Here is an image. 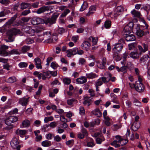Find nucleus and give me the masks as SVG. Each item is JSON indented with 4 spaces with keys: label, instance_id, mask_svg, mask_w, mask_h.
I'll return each mask as SVG.
<instances>
[{
    "label": "nucleus",
    "instance_id": "obj_34",
    "mask_svg": "<svg viewBox=\"0 0 150 150\" xmlns=\"http://www.w3.org/2000/svg\"><path fill=\"white\" fill-rule=\"evenodd\" d=\"M63 81L65 84L69 85L71 82V80L70 79L68 78H64L63 79Z\"/></svg>",
    "mask_w": 150,
    "mask_h": 150
},
{
    "label": "nucleus",
    "instance_id": "obj_47",
    "mask_svg": "<svg viewBox=\"0 0 150 150\" xmlns=\"http://www.w3.org/2000/svg\"><path fill=\"white\" fill-rule=\"evenodd\" d=\"M65 30L62 28H59L57 30V32L58 33L62 34L65 32Z\"/></svg>",
    "mask_w": 150,
    "mask_h": 150
},
{
    "label": "nucleus",
    "instance_id": "obj_22",
    "mask_svg": "<svg viewBox=\"0 0 150 150\" xmlns=\"http://www.w3.org/2000/svg\"><path fill=\"white\" fill-rule=\"evenodd\" d=\"M41 145L43 147H48L51 145V142L47 140H46L42 142Z\"/></svg>",
    "mask_w": 150,
    "mask_h": 150
},
{
    "label": "nucleus",
    "instance_id": "obj_57",
    "mask_svg": "<svg viewBox=\"0 0 150 150\" xmlns=\"http://www.w3.org/2000/svg\"><path fill=\"white\" fill-rule=\"evenodd\" d=\"M10 54H19V53L17 49H13L11 51Z\"/></svg>",
    "mask_w": 150,
    "mask_h": 150
},
{
    "label": "nucleus",
    "instance_id": "obj_60",
    "mask_svg": "<svg viewBox=\"0 0 150 150\" xmlns=\"http://www.w3.org/2000/svg\"><path fill=\"white\" fill-rule=\"evenodd\" d=\"M34 61L35 62V64H41V60L40 59L38 58L37 57L34 59Z\"/></svg>",
    "mask_w": 150,
    "mask_h": 150
},
{
    "label": "nucleus",
    "instance_id": "obj_15",
    "mask_svg": "<svg viewBox=\"0 0 150 150\" xmlns=\"http://www.w3.org/2000/svg\"><path fill=\"white\" fill-rule=\"evenodd\" d=\"M30 97H28L27 98H26L25 97L21 98L19 99V103L20 104L23 106H26L27 105L28 100Z\"/></svg>",
    "mask_w": 150,
    "mask_h": 150
},
{
    "label": "nucleus",
    "instance_id": "obj_54",
    "mask_svg": "<svg viewBox=\"0 0 150 150\" xmlns=\"http://www.w3.org/2000/svg\"><path fill=\"white\" fill-rule=\"evenodd\" d=\"M35 134L37 139V141H39L42 139V136L41 135H38L37 133H35Z\"/></svg>",
    "mask_w": 150,
    "mask_h": 150
},
{
    "label": "nucleus",
    "instance_id": "obj_2",
    "mask_svg": "<svg viewBox=\"0 0 150 150\" xmlns=\"http://www.w3.org/2000/svg\"><path fill=\"white\" fill-rule=\"evenodd\" d=\"M137 47L139 49V52H137V49L136 48V51L132 52L130 53V57L133 59L139 58V56L148 50V46L147 44L142 43V46L138 45Z\"/></svg>",
    "mask_w": 150,
    "mask_h": 150
},
{
    "label": "nucleus",
    "instance_id": "obj_32",
    "mask_svg": "<svg viewBox=\"0 0 150 150\" xmlns=\"http://www.w3.org/2000/svg\"><path fill=\"white\" fill-rule=\"evenodd\" d=\"M111 22L110 20H106L105 22L104 26L106 29L110 28L111 26Z\"/></svg>",
    "mask_w": 150,
    "mask_h": 150
},
{
    "label": "nucleus",
    "instance_id": "obj_9",
    "mask_svg": "<svg viewBox=\"0 0 150 150\" xmlns=\"http://www.w3.org/2000/svg\"><path fill=\"white\" fill-rule=\"evenodd\" d=\"M134 86L136 90L139 93L143 92L145 89L143 83H135Z\"/></svg>",
    "mask_w": 150,
    "mask_h": 150
},
{
    "label": "nucleus",
    "instance_id": "obj_26",
    "mask_svg": "<svg viewBox=\"0 0 150 150\" xmlns=\"http://www.w3.org/2000/svg\"><path fill=\"white\" fill-rule=\"evenodd\" d=\"M146 25H141L139 24L137 25V27L139 28L141 30H142L143 31H145V30H148V27H149L148 24H146Z\"/></svg>",
    "mask_w": 150,
    "mask_h": 150
},
{
    "label": "nucleus",
    "instance_id": "obj_37",
    "mask_svg": "<svg viewBox=\"0 0 150 150\" xmlns=\"http://www.w3.org/2000/svg\"><path fill=\"white\" fill-rule=\"evenodd\" d=\"M54 118L52 116H50L48 117H45L44 119V122L45 123H47L49 121H52Z\"/></svg>",
    "mask_w": 150,
    "mask_h": 150
},
{
    "label": "nucleus",
    "instance_id": "obj_7",
    "mask_svg": "<svg viewBox=\"0 0 150 150\" xmlns=\"http://www.w3.org/2000/svg\"><path fill=\"white\" fill-rule=\"evenodd\" d=\"M18 118L14 115H11L7 117L5 120V122L6 125H10L18 121Z\"/></svg>",
    "mask_w": 150,
    "mask_h": 150
},
{
    "label": "nucleus",
    "instance_id": "obj_55",
    "mask_svg": "<svg viewBox=\"0 0 150 150\" xmlns=\"http://www.w3.org/2000/svg\"><path fill=\"white\" fill-rule=\"evenodd\" d=\"M86 62L85 59L83 58H81L79 60V63L80 64L83 65Z\"/></svg>",
    "mask_w": 150,
    "mask_h": 150
},
{
    "label": "nucleus",
    "instance_id": "obj_18",
    "mask_svg": "<svg viewBox=\"0 0 150 150\" xmlns=\"http://www.w3.org/2000/svg\"><path fill=\"white\" fill-rule=\"evenodd\" d=\"M149 57V56L147 54L144 55L140 59L139 62L140 63L142 64L143 63V64L144 65L146 62L147 61Z\"/></svg>",
    "mask_w": 150,
    "mask_h": 150
},
{
    "label": "nucleus",
    "instance_id": "obj_29",
    "mask_svg": "<svg viewBox=\"0 0 150 150\" xmlns=\"http://www.w3.org/2000/svg\"><path fill=\"white\" fill-rule=\"evenodd\" d=\"M30 49V46L25 45L22 47L21 50L23 53H25L27 51H29Z\"/></svg>",
    "mask_w": 150,
    "mask_h": 150
},
{
    "label": "nucleus",
    "instance_id": "obj_39",
    "mask_svg": "<svg viewBox=\"0 0 150 150\" xmlns=\"http://www.w3.org/2000/svg\"><path fill=\"white\" fill-rule=\"evenodd\" d=\"M53 135H53L52 133H49L46 135V138L48 140H51L52 139L53 137Z\"/></svg>",
    "mask_w": 150,
    "mask_h": 150
},
{
    "label": "nucleus",
    "instance_id": "obj_3",
    "mask_svg": "<svg viewBox=\"0 0 150 150\" xmlns=\"http://www.w3.org/2000/svg\"><path fill=\"white\" fill-rule=\"evenodd\" d=\"M17 14L16 13L13 17H11L8 20L1 28H0V32L2 33H4L7 30V26H9L11 25L13 22L17 18Z\"/></svg>",
    "mask_w": 150,
    "mask_h": 150
},
{
    "label": "nucleus",
    "instance_id": "obj_48",
    "mask_svg": "<svg viewBox=\"0 0 150 150\" xmlns=\"http://www.w3.org/2000/svg\"><path fill=\"white\" fill-rule=\"evenodd\" d=\"M85 110L84 108L80 106L79 108V113L81 115H83L85 114Z\"/></svg>",
    "mask_w": 150,
    "mask_h": 150
},
{
    "label": "nucleus",
    "instance_id": "obj_31",
    "mask_svg": "<svg viewBox=\"0 0 150 150\" xmlns=\"http://www.w3.org/2000/svg\"><path fill=\"white\" fill-rule=\"evenodd\" d=\"M86 77L89 79H92L95 78L96 76V74L94 73L91 72L88 74H86Z\"/></svg>",
    "mask_w": 150,
    "mask_h": 150
},
{
    "label": "nucleus",
    "instance_id": "obj_16",
    "mask_svg": "<svg viewBox=\"0 0 150 150\" xmlns=\"http://www.w3.org/2000/svg\"><path fill=\"white\" fill-rule=\"evenodd\" d=\"M91 46V44L88 41H84L81 44V48L82 49L88 51L89 50V48Z\"/></svg>",
    "mask_w": 150,
    "mask_h": 150
},
{
    "label": "nucleus",
    "instance_id": "obj_38",
    "mask_svg": "<svg viewBox=\"0 0 150 150\" xmlns=\"http://www.w3.org/2000/svg\"><path fill=\"white\" fill-rule=\"evenodd\" d=\"M27 33L29 34L30 36H33L35 35V30L32 28L29 29Z\"/></svg>",
    "mask_w": 150,
    "mask_h": 150
},
{
    "label": "nucleus",
    "instance_id": "obj_56",
    "mask_svg": "<svg viewBox=\"0 0 150 150\" xmlns=\"http://www.w3.org/2000/svg\"><path fill=\"white\" fill-rule=\"evenodd\" d=\"M30 18L29 17H23L21 18V20L23 22H28Z\"/></svg>",
    "mask_w": 150,
    "mask_h": 150
},
{
    "label": "nucleus",
    "instance_id": "obj_43",
    "mask_svg": "<svg viewBox=\"0 0 150 150\" xmlns=\"http://www.w3.org/2000/svg\"><path fill=\"white\" fill-rule=\"evenodd\" d=\"M78 50V48L76 47L73 48L72 49L69 50H71V52L72 53L73 55H75L77 54Z\"/></svg>",
    "mask_w": 150,
    "mask_h": 150
},
{
    "label": "nucleus",
    "instance_id": "obj_33",
    "mask_svg": "<svg viewBox=\"0 0 150 150\" xmlns=\"http://www.w3.org/2000/svg\"><path fill=\"white\" fill-rule=\"evenodd\" d=\"M16 81V78L14 76L11 77L7 79L6 82L8 83H12Z\"/></svg>",
    "mask_w": 150,
    "mask_h": 150
},
{
    "label": "nucleus",
    "instance_id": "obj_28",
    "mask_svg": "<svg viewBox=\"0 0 150 150\" xmlns=\"http://www.w3.org/2000/svg\"><path fill=\"white\" fill-rule=\"evenodd\" d=\"M30 124V122L28 120H25L23 121L22 122V125L23 127H28Z\"/></svg>",
    "mask_w": 150,
    "mask_h": 150
},
{
    "label": "nucleus",
    "instance_id": "obj_23",
    "mask_svg": "<svg viewBox=\"0 0 150 150\" xmlns=\"http://www.w3.org/2000/svg\"><path fill=\"white\" fill-rule=\"evenodd\" d=\"M94 140L92 138H89L88 140L87 146L88 147H92L95 145Z\"/></svg>",
    "mask_w": 150,
    "mask_h": 150
},
{
    "label": "nucleus",
    "instance_id": "obj_42",
    "mask_svg": "<svg viewBox=\"0 0 150 150\" xmlns=\"http://www.w3.org/2000/svg\"><path fill=\"white\" fill-rule=\"evenodd\" d=\"M76 101H77L75 99L71 98L67 100V103L69 105H71L73 104V103Z\"/></svg>",
    "mask_w": 150,
    "mask_h": 150
},
{
    "label": "nucleus",
    "instance_id": "obj_44",
    "mask_svg": "<svg viewBox=\"0 0 150 150\" xmlns=\"http://www.w3.org/2000/svg\"><path fill=\"white\" fill-rule=\"evenodd\" d=\"M30 13V11L29 9L27 10H25L23 11L21 13L22 16H25Z\"/></svg>",
    "mask_w": 150,
    "mask_h": 150
},
{
    "label": "nucleus",
    "instance_id": "obj_30",
    "mask_svg": "<svg viewBox=\"0 0 150 150\" xmlns=\"http://www.w3.org/2000/svg\"><path fill=\"white\" fill-rule=\"evenodd\" d=\"M137 46V43L136 42H133L128 45V49L129 50L134 49L136 48Z\"/></svg>",
    "mask_w": 150,
    "mask_h": 150
},
{
    "label": "nucleus",
    "instance_id": "obj_64",
    "mask_svg": "<svg viewBox=\"0 0 150 150\" xmlns=\"http://www.w3.org/2000/svg\"><path fill=\"white\" fill-rule=\"evenodd\" d=\"M15 20L16 19L11 23V24H12L13 26H18L20 25V23L19 22L15 21Z\"/></svg>",
    "mask_w": 150,
    "mask_h": 150
},
{
    "label": "nucleus",
    "instance_id": "obj_24",
    "mask_svg": "<svg viewBox=\"0 0 150 150\" xmlns=\"http://www.w3.org/2000/svg\"><path fill=\"white\" fill-rule=\"evenodd\" d=\"M131 13L135 17L139 18L141 16L140 12L139 11H136L135 9H133Z\"/></svg>",
    "mask_w": 150,
    "mask_h": 150
},
{
    "label": "nucleus",
    "instance_id": "obj_45",
    "mask_svg": "<svg viewBox=\"0 0 150 150\" xmlns=\"http://www.w3.org/2000/svg\"><path fill=\"white\" fill-rule=\"evenodd\" d=\"M49 127V124H46L43 126H41V130L44 131L46 132V129Z\"/></svg>",
    "mask_w": 150,
    "mask_h": 150
},
{
    "label": "nucleus",
    "instance_id": "obj_62",
    "mask_svg": "<svg viewBox=\"0 0 150 150\" xmlns=\"http://www.w3.org/2000/svg\"><path fill=\"white\" fill-rule=\"evenodd\" d=\"M94 91L92 89H90L88 90V92L90 93V96L92 97L95 96V94L94 93Z\"/></svg>",
    "mask_w": 150,
    "mask_h": 150
},
{
    "label": "nucleus",
    "instance_id": "obj_25",
    "mask_svg": "<svg viewBox=\"0 0 150 150\" xmlns=\"http://www.w3.org/2000/svg\"><path fill=\"white\" fill-rule=\"evenodd\" d=\"M26 131L25 130H17L16 133V134L19 135L21 137H22L23 135L26 134Z\"/></svg>",
    "mask_w": 150,
    "mask_h": 150
},
{
    "label": "nucleus",
    "instance_id": "obj_8",
    "mask_svg": "<svg viewBox=\"0 0 150 150\" xmlns=\"http://www.w3.org/2000/svg\"><path fill=\"white\" fill-rule=\"evenodd\" d=\"M149 32L148 30H145V31H143L141 30L139 28L137 27L136 28V34L139 37H142L143 36H146L147 34H149Z\"/></svg>",
    "mask_w": 150,
    "mask_h": 150
},
{
    "label": "nucleus",
    "instance_id": "obj_13",
    "mask_svg": "<svg viewBox=\"0 0 150 150\" xmlns=\"http://www.w3.org/2000/svg\"><path fill=\"white\" fill-rule=\"evenodd\" d=\"M8 46L6 45H2L0 47V53L2 54L3 56H7L8 55V53L6 50L8 49Z\"/></svg>",
    "mask_w": 150,
    "mask_h": 150
},
{
    "label": "nucleus",
    "instance_id": "obj_53",
    "mask_svg": "<svg viewBox=\"0 0 150 150\" xmlns=\"http://www.w3.org/2000/svg\"><path fill=\"white\" fill-rule=\"evenodd\" d=\"M18 112V109L17 108L14 109L13 110H12L9 112L8 113L9 114H16Z\"/></svg>",
    "mask_w": 150,
    "mask_h": 150
},
{
    "label": "nucleus",
    "instance_id": "obj_1",
    "mask_svg": "<svg viewBox=\"0 0 150 150\" xmlns=\"http://www.w3.org/2000/svg\"><path fill=\"white\" fill-rule=\"evenodd\" d=\"M59 16L57 13H55L51 17L45 19L39 17H36L33 18L31 23L34 25H36L44 23L47 24L49 23L52 25L56 23V21Z\"/></svg>",
    "mask_w": 150,
    "mask_h": 150
},
{
    "label": "nucleus",
    "instance_id": "obj_12",
    "mask_svg": "<svg viewBox=\"0 0 150 150\" xmlns=\"http://www.w3.org/2000/svg\"><path fill=\"white\" fill-rule=\"evenodd\" d=\"M124 8L121 6H118L113 12L114 16L115 17L118 16L123 11Z\"/></svg>",
    "mask_w": 150,
    "mask_h": 150
},
{
    "label": "nucleus",
    "instance_id": "obj_50",
    "mask_svg": "<svg viewBox=\"0 0 150 150\" xmlns=\"http://www.w3.org/2000/svg\"><path fill=\"white\" fill-rule=\"evenodd\" d=\"M60 120L64 122H68L67 120L65 118L64 116L63 115H61L60 116Z\"/></svg>",
    "mask_w": 150,
    "mask_h": 150
},
{
    "label": "nucleus",
    "instance_id": "obj_27",
    "mask_svg": "<svg viewBox=\"0 0 150 150\" xmlns=\"http://www.w3.org/2000/svg\"><path fill=\"white\" fill-rule=\"evenodd\" d=\"M141 10L146 11L148 13L149 11L150 10V5L148 4L143 5L141 8Z\"/></svg>",
    "mask_w": 150,
    "mask_h": 150
},
{
    "label": "nucleus",
    "instance_id": "obj_46",
    "mask_svg": "<svg viewBox=\"0 0 150 150\" xmlns=\"http://www.w3.org/2000/svg\"><path fill=\"white\" fill-rule=\"evenodd\" d=\"M54 139L55 141L57 142H60L61 140V138L59 135H57L55 136H53Z\"/></svg>",
    "mask_w": 150,
    "mask_h": 150
},
{
    "label": "nucleus",
    "instance_id": "obj_63",
    "mask_svg": "<svg viewBox=\"0 0 150 150\" xmlns=\"http://www.w3.org/2000/svg\"><path fill=\"white\" fill-rule=\"evenodd\" d=\"M74 140L73 139L69 140L66 142V144L67 145H69L71 144H74Z\"/></svg>",
    "mask_w": 150,
    "mask_h": 150
},
{
    "label": "nucleus",
    "instance_id": "obj_6",
    "mask_svg": "<svg viewBox=\"0 0 150 150\" xmlns=\"http://www.w3.org/2000/svg\"><path fill=\"white\" fill-rule=\"evenodd\" d=\"M17 139L15 137L13 138L10 142L11 146L13 149H16L17 150H20L21 146Z\"/></svg>",
    "mask_w": 150,
    "mask_h": 150
},
{
    "label": "nucleus",
    "instance_id": "obj_40",
    "mask_svg": "<svg viewBox=\"0 0 150 150\" xmlns=\"http://www.w3.org/2000/svg\"><path fill=\"white\" fill-rule=\"evenodd\" d=\"M121 63L123 65L126 66L128 69H129V67L131 66L132 64L130 62H121Z\"/></svg>",
    "mask_w": 150,
    "mask_h": 150
},
{
    "label": "nucleus",
    "instance_id": "obj_20",
    "mask_svg": "<svg viewBox=\"0 0 150 150\" xmlns=\"http://www.w3.org/2000/svg\"><path fill=\"white\" fill-rule=\"evenodd\" d=\"M21 9L23 10L27 8L30 9V4L28 3L22 2L20 4Z\"/></svg>",
    "mask_w": 150,
    "mask_h": 150
},
{
    "label": "nucleus",
    "instance_id": "obj_41",
    "mask_svg": "<svg viewBox=\"0 0 150 150\" xmlns=\"http://www.w3.org/2000/svg\"><path fill=\"white\" fill-rule=\"evenodd\" d=\"M28 65V64L25 62H21L18 64L19 67L21 68L26 67Z\"/></svg>",
    "mask_w": 150,
    "mask_h": 150
},
{
    "label": "nucleus",
    "instance_id": "obj_52",
    "mask_svg": "<svg viewBox=\"0 0 150 150\" xmlns=\"http://www.w3.org/2000/svg\"><path fill=\"white\" fill-rule=\"evenodd\" d=\"M51 67L54 69H55L58 66V64H55L54 62H52L51 64Z\"/></svg>",
    "mask_w": 150,
    "mask_h": 150
},
{
    "label": "nucleus",
    "instance_id": "obj_14",
    "mask_svg": "<svg viewBox=\"0 0 150 150\" xmlns=\"http://www.w3.org/2000/svg\"><path fill=\"white\" fill-rule=\"evenodd\" d=\"M130 33H127V35H124L123 33H122V35L124 36V37L125 38L126 40L127 41H133L136 39L134 35L133 34L130 35Z\"/></svg>",
    "mask_w": 150,
    "mask_h": 150
},
{
    "label": "nucleus",
    "instance_id": "obj_19",
    "mask_svg": "<svg viewBox=\"0 0 150 150\" xmlns=\"http://www.w3.org/2000/svg\"><path fill=\"white\" fill-rule=\"evenodd\" d=\"M91 113L93 115L97 116L98 117H100L102 116V113L100 110L97 108L95 109L91 112Z\"/></svg>",
    "mask_w": 150,
    "mask_h": 150
},
{
    "label": "nucleus",
    "instance_id": "obj_10",
    "mask_svg": "<svg viewBox=\"0 0 150 150\" xmlns=\"http://www.w3.org/2000/svg\"><path fill=\"white\" fill-rule=\"evenodd\" d=\"M52 9V7L50 6H43L38 9L36 12L38 14H40L46 11L51 10Z\"/></svg>",
    "mask_w": 150,
    "mask_h": 150
},
{
    "label": "nucleus",
    "instance_id": "obj_4",
    "mask_svg": "<svg viewBox=\"0 0 150 150\" xmlns=\"http://www.w3.org/2000/svg\"><path fill=\"white\" fill-rule=\"evenodd\" d=\"M18 30H17L16 28H13L8 31L7 33L8 36V40H6V42H13L14 40L13 38V36L16 35L18 32Z\"/></svg>",
    "mask_w": 150,
    "mask_h": 150
},
{
    "label": "nucleus",
    "instance_id": "obj_21",
    "mask_svg": "<svg viewBox=\"0 0 150 150\" xmlns=\"http://www.w3.org/2000/svg\"><path fill=\"white\" fill-rule=\"evenodd\" d=\"M140 124L139 123H134L131 127V129L134 131H136L139 128Z\"/></svg>",
    "mask_w": 150,
    "mask_h": 150
},
{
    "label": "nucleus",
    "instance_id": "obj_59",
    "mask_svg": "<svg viewBox=\"0 0 150 150\" xmlns=\"http://www.w3.org/2000/svg\"><path fill=\"white\" fill-rule=\"evenodd\" d=\"M84 100L83 102V104L85 105L88 104V106H89L91 104V102L87 99Z\"/></svg>",
    "mask_w": 150,
    "mask_h": 150
},
{
    "label": "nucleus",
    "instance_id": "obj_11",
    "mask_svg": "<svg viewBox=\"0 0 150 150\" xmlns=\"http://www.w3.org/2000/svg\"><path fill=\"white\" fill-rule=\"evenodd\" d=\"M123 48V45L121 43H118L115 44L113 48L112 51L115 53L120 52Z\"/></svg>",
    "mask_w": 150,
    "mask_h": 150
},
{
    "label": "nucleus",
    "instance_id": "obj_36",
    "mask_svg": "<svg viewBox=\"0 0 150 150\" xmlns=\"http://www.w3.org/2000/svg\"><path fill=\"white\" fill-rule=\"evenodd\" d=\"M127 67L125 65H123L120 67V71L123 72L124 74L127 73Z\"/></svg>",
    "mask_w": 150,
    "mask_h": 150
},
{
    "label": "nucleus",
    "instance_id": "obj_17",
    "mask_svg": "<svg viewBox=\"0 0 150 150\" xmlns=\"http://www.w3.org/2000/svg\"><path fill=\"white\" fill-rule=\"evenodd\" d=\"M76 81L79 84H81L86 83L87 81V79L84 76H82L81 78H79L76 79Z\"/></svg>",
    "mask_w": 150,
    "mask_h": 150
},
{
    "label": "nucleus",
    "instance_id": "obj_51",
    "mask_svg": "<svg viewBox=\"0 0 150 150\" xmlns=\"http://www.w3.org/2000/svg\"><path fill=\"white\" fill-rule=\"evenodd\" d=\"M98 41V39L97 37H93L92 41V42L93 44V45L92 46L96 45Z\"/></svg>",
    "mask_w": 150,
    "mask_h": 150
},
{
    "label": "nucleus",
    "instance_id": "obj_58",
    "mask_svg": "<svg viewBox=\"0 0 150 150\" xmlns=\"http://www.w3.org/2000/svg\"><path fill=\"white\" fill-rule=\"evenodd\" d=\"M25 42L27 44H30L33 43L34 40L30 38H28L26 39Z\"/></svg>",
    "mask_w": 150,
    "mask_h": 150
},
{
    "label": "nucleus",
    "instance_id": "obj_35",
    "mask_svg": "<svg viewBox=\"0 0 150 150\" xmlns=\"http://www.w3.org/2000/svg\"><path fill=\"white\" fill-rule=\"evenodd\" d=\"M10 2L9 0H0V3L5 6H7Z\"/></svg>",
    "mask_w": 150,
    "mask_h": 150
},
{
    "label": "nucleus",
    "instance_id": "obj_49",
    "mask_svg": "<svg viewBox=\"0 0 150 150\" xmlns=\"http://www.w3.org/2000/svg\"><path fill=\"white\" fill-rule=\"evenodd\" d=\"M42 88V86L41 85H40L38 88V91L36 92V95H39L41 93V91Z\"/></svg>",
    "mask_w": 150,
    "mask_h": 150
},
{
    "label": "nucleus",
    "instance_id": "obj_61",
    "mask_svg": "<svg viewBox=\"0 0 150 150\" xmlns=\"http://www.w3.org/2000/svg\"><path fill=\"white\" fill-rule=\"evenodd\" d=\"M87 7L86 5L84 4H83L80 9V11H83L85 9H86Z\"/></svg>",
    "mask_w": 150,
    "mask_h": 150
},
{
    "label": "nucleus",
    "instance_id": "obj_5",
    "mask_svg": "<svg viewBox=\"0 0 150 150\" xmlns=\"http://www.w3.org/2000/svg\"><path fill=\"white\" fill-rule=\"evenodd\" d=\"M134 26V23L132 22H129L124 28L123 31L122 33H123L124 35H127V33H131L132 30Z\"/></svg>",
    "mask_w": 150,
    "mask_h": 150
}]
</instances>
